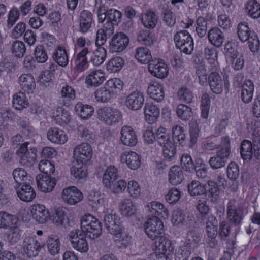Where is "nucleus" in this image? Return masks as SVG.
Returning a JSON list of instances; mask_svg holds the SVG:
<instances>
[{"label":"nucleus","mask_w":260,"mask_h":260,"mask_svg":"<svg viewBox=\"0 0 260 260\" xmlns=\"http://www.w3.org/2000/svg\"><path fill=\"white\" fill-rule=\"evenodd\" d=\"M104 224L108 231L117 237H120L122 241L121 245L126 247L130 244L131 237L126 234H123L122 221L116 214L105 215L104 218Z\"/></svg>","instance_id":"obj_1"},{"label":"nucleus","mask_w":260,"mask_h":260,"mask_svg":"<svg viewBox=\"0 0 260 260\" xmlns=\"http://www.w3.org/2000/svg\"><path fill=\"white\" fill-rule=\"evenodd\" d=\"M252 142L248 140L242 141L240 146V154L242 158L250 161L253 158L260 160V135L258 132L253 133Z\"/></svg>","instance_id":"obj_2"},{"label":"nucleus","mask_w":260,"mask_h":260,"mask_svg":"<svg viewBox=\"0 0 260 260\" xmlns=\"http://www.w3.org/2000/svg\"><path fill=\"white\" fill-rule=\"evenodd\" d=\"M123 82L118 78L109 80L103 87L100 88L94 92L97 101L106 103L111 100L117 90L120 91L123 87Z\"/></svg>","instance_id":"obj_3"},{"label":"nucleus","mask_w":260,"mask_h":260,"mask_svg":"<svg viewBox=\"0 0 260 260\" xmlns=\"http://www.w3.org/2000/svg\"><path fill=\"white\" fill-rule=\"evenodd\" d=\"M81 230L86 236L94 239L102 233V224L100 221L90 214H86L80 220Z\"/></svg>","instance_id":"obj_4"},{"label":"nucleus","mask_w":260,"mask_h":260,"mask_svg":"<svg viewBox=\"0 0 260 260\" xmlns=\"http://www.w3.org/2000/svg\"><path fill=\"white\" fill-rule=\"evenodd\" d=\"M95 7L97 9L98 21L103 22L105 20L112 22L113 24H118L121 21L122 14L116 9L107 10V7L102 0H95Z\"/></svg>","instance_id":"obj_5"},{"label":"nucleus","mask_w":260,"mask_h":260,"mask_svg":"<svg viewBox=\"0 0 260 260\" xmlns=\"http://www.w3.org/2000/svg\"><path fill=\"white\" fill-rule=\"evenodd\" d=\"M145 232L148 237L154 242L161 240L164 236V224L156 216L149 218L144 224Z\"/></svg>","instance_id":"obj_6"},{"label":"nucleus","mask_w":260,"mask_h":260,"mask_svg":"<svg viewBox=\"0 0 260 260\" xmlns=\"http://www.w3.org/2000/svg\"><path fill=\"white\" fill-rule=\"evenodd\" d=\"M174 40L177 49L181 53L191 55L194 49V43L190 34L186 30H180L176 33Z\"/></svg>","instance_id":"obj_7"},{"label":"nucleus","mask_w":260,"mask_h":260,"mask_svg":"<svg viewBox=\"0 0 260 260\" xmlns=\"http://www.w3.org/2000/svg\"><path fill=\"white\" fill-rule=\"evenodd\" d=\"M244 210L243 207L235 204L234 201H230L227 204L226 217L231 226L235 227L237 234L243 219Z\"/></svg>","instance_id":"obj_8"},{"label":"nucleus","mask_w":260,"mask_h":260,"mask_svg":"<svg viewBox=\"0 0 260 260\" xmlns=\"http://www.w3.org/2000/svg\"><path fill=\"white\" fill-rule=\"evenodd\" d=\"M98 119L108 125H115L121 121V112L110 107H104L97 110Z\"/></svg>","instance_id":"obj_9"},{"label":"nucleus","mask_w":260,"mask_h":260,"mask_svg":"<svg viewBox=\"0 0 260 260\" xmlns=\"http://www.w3.org/2000/svg\"><path fill=\"white\" fill-rule=\"evenodd\" d=\"M29 143L24 142L20 145L16 153L20 157L19 162L23 166L30 167L35 161L37 149L28 146Z\"/></svg>","instance_id":"obj_10"},{"label":"nucleus","mask_w":260,"mask_h":260,"mask_svg":"<svg viewBox=\"0 0 260 260\" xmlns=\"http://www.w3.org/2000/svg\"><path fill=\"white\" fill-rule=\"evenodd\" d=\"M206 224V242L210 248H214L217 245L218 242L216 239L218 233L217 220L215 216L210 215L208 216Z\"/></svg>","instance_id":"obj_11"},{"label":"nucleus","mask_w":260,"mask_h":260,"mask_svg":"<svg viewBox=\"0 0 260 260\" xmlns=\"http://www.w3.org/2000/svg\"><path fill=\"white\" fill-rule=\"evenodd\" d=\"M85 236L80 230H72L69 234V240L73 247L80 252H86L89 249Z\"/></svg>","instance_id":"obj_12"},{"label":"nucleus","mask_w":260,"mask_h":260,"mask_svg":"<svg viewBox=\"0 0 260 260\" xmlns=\"http://www.w3.org/2000/svg\"><path fill=\"white\" fill-rule=\"evenodd\" d=\"M74 155L77 162L86 164L92 157V148L88 143H82L74 148Z\"/></svg>","instance_id":"obj_13"},{"label":"nucleus","mask_w":260,"mask_h":260,"mask_svg":"<svg viewBox=\"0 0 260 260\" xmlns=\"http://www.w3.org/2000/svg\"><path fill=\"white\" fill-rule=\"evenodd\" d=\"M129 38L124 33L118 32L114 35L110 44V50L112 52L119 53L124 50L129 44Z\"/></svg>","instance_id":"obj_14"},{"label":"nucleus","mask_w":260,"mask_h":260,"mask_svg":"<svg viewBox=\"0 0 260 260\" xmlns=\"http://www.w3.org/2000/svg\"><path fill=\"white\" fill-rule=\"evenodd\" d=\"M145 101L144 93L140 90L131 92L126 97L125 105L132 110H140L143 106Z\"/></svg>","instance_id":"obj_15"},{"label":"nucleus","mask_w":260,"mask_h":260,"mask_svg":"<svg viewBox=\"0 0 260 260\" xmlns=\"http://www.w3.org/2000/svg\"><path fill=\"white\" fill-rule=\"evenodd\" d=\"M43 247L44 244L41 245L39 242L32 237H26L23 240V250L29 257L37 256Z\"/></svg>","instance_id":"obj_16"},{"label":"nucleus","mask_w":260,"mask_h":260,"mask_svg":"<svg viewBox=\"0 0 260 260\" xmlns=\"http://www.w3.org/2000/svg\"><path fill=\"white\" fill-rule=\"evenodd\" d=\"M82 193L75 186L64 188L62 192V198L69 205H75L83 199Z\"/></svg>","instance_id":"obj_17"},{"label":"nucleus","mask_w":260,"mask_h":260,"mask_svg":"<svg viewBox=\"0 0 260 260\" xmlns=\"http://www.w3.org/2000/svg\"><path fill=\"white\" fill-rule=\"evenodd\" d=\"M122 143L128 146H134L138 142L137 136L133 128L129 126L122 127L120 131Z\"/></svg>","instance_id":"obj_18"},{"label":"nucleus","mask_w":260,"mask_h":260,"mask_svg":"<svg viewBox=\"0 0 260 260\" xmlns=\"http://www.w3.org/2000/svg\"><path fill=\"white\" fill-rule=\"evenodd\" d=\"M148 70L151 74L159 78L166 77L169 72L167 64L157 59L151 61L148 65Z\"/></svg>","instance_id":"obj_19"},{"label":"nucleus","mask_w":260,"mask_h":260,"mask_svg":"<svg viewBox=\"0 0 260 260\" xmlns=\"http://www.w3.org/2000/svg\"><path fill=\"white\" fill-rule=\"evenodd\" d=\"M36 180L39 189L44 192L51 191L56 184L55 179L48 175H38Z\"/></svg>","instance_id":"obj_20"},{"label":"nucleus","mask_w":260,"mask_h":260,"mask_svg":"<svg viewBox=\"0 0 260 260\" xmlns=\"http://www.w3.org/2000/svg\"><path fill=\"white\" fill-rule=\"evenodd\" d=\"M208 82L213 93L220 94L223 91L224 82L218 73L212 72L208 78Z\"/></svg>","instance_id":"obj_21"},{"label":"nucleus","mask_w":260,"mask_h":260,"mask_svg":"<svg viewBox=\"0 0 260 260\" xmlns=\"http://www.w3.org/2000/svg\"><path fill=\"white\" fill-rule=\"evenodd\" d=\"M14 188L16 190L18 197L24 202H30L36 196L34 188L28 183L21 186H14Z\"/></svg>","instance_id":"obj_22"},{"label":"nucleus","mask_w":260,"mask_h":260,"mask_svg":"<svg viewBox=\"0 0 260 260\" xmlns=\"http://www.w3.org/2000/svg\"><path fill=\"white\" fill-rule=\"evenodd\" d=\"M49 216L52 223L57 226H63L68 219L67 209L63 207L55 208Z\"/></svg>","instance_id":"obj_23"},{"label":"nucleus","mask_w":260,"mask_h":260,"mask_svg":"<svg viewBox=\"0 0 260 260\" xmlns=\"http://www.w3.org/2000/svg\"><path fill=\"white\" fill-rule=\"evenodd\" d=\"M32 217L39 223H45L49 217L48 212L42 204H34L31 206Z\"/></svg>","instance_id":"obj_24"},{"label":"nucleus","mask_w":260,"mask_h":260,"mask_svg":"<svg viewBox=\"0 0 260 260\" xmlns=\"http://www.w3.org/2000/svg\"><path fill=\"white\" fill-rule=\"evenodd\" d=\"M122 162L126 163L127 166L132 170H136L141 165L140 156L135 152H124L121 155Z\"/></svg>","instance_id":"obj_25"},{"label":"nucleus","mask_w":260,"mask_h":260,"mask_svg":"<svg viewBox=\"0 0 260 260\" xmlns=\"http://www.w3.org/2000/svg\"><path fill=\"white\" fill-rule=\"evenodd\" d=\"M79 31L85 34L90 28L93 22L92 14L87 10L82 11L79 16Z\"/></svg>","instance_id":"obj_26"},{"label":"nucleus","mask_w":260,"mask_h":260,"mask_svg":"<svg viewBox=\"0 0 260 260\" xmlns=\"http://www.w3.org/2000/svg\"><path fill=\"white\" fill-rule=\"evenodd\" d=\"M47 138L50 142L59 144H64L68 140L64 132L56 127L49 129L47 132Z\"/></svg>","instance_id":"obj_27"},{"label":"nucleus","mask_w":260,"mask_h":260,"mask_svg":"<svg viewBox=\"0 0 260 260\" xmlns=\"http://www.w3.org/2000/svg\"><path fill=\"white\" fill-rule=\"evenodd\" d=\"M90 52L87 47H85L77 55L75 59V66L74 68L75 71L80 73L85 69L87 65L86 55Z\"/></svg>","instance_id":"obj_28"},{"label":"nucleus","mask_w":260,"mask_h":260,"mask_svg":"<svg viewBox=\"0 0 260 260\" xmlns=\"http://www.w3.org/2000/svg\"><path fill=\"white\" fill-rule=\"evenodd\" d=\"M147 92L151 98L157 102L161 101L164 99V88L162 85L157 82H151L149 84Z\"/></svg>","instance_id":"obj_29"},{"label":"nucleus","mask_w":260,"mask_h":260,"mask_svg":"<svg viewBox=\"0 0 260 260\" xmlns=\"http://www.w3.org/2000/svg\"><path fill=\"white\" fill-rule=\"evenodd\" d=\"M147 207V210L152 214V216H156L158 218L160 216L164 218L168 217V210L164 207V205L161 203L153 201L149 203Z\"/></svg>","instance_id":"obj_30"},{"label":"nucleus","mask_w":260,"mask_h":260,"mask_svg":"<svg viewBox=\"0 0 260 260\" xmlns=\"http://www.w3.org/2000/svg\"><path fill=\"white\" fill-rule=\"evenodd\" d=\"M105 79V74L101 70H94L91 71L87 76L85 83L88 86L97 87L100 85Z\"/></svg>","instance_id":"obj_31"},{"label":"nucleus","mask_w":260,"mask_h":260,"mask_svg":"<svg viewBox=\"0 0 260 260\" xmlns=\"http://www.w3.org/2000/svg\"><path fill=\"white\" fill-rule=\"evenodd\" d=\"M19 82L21 89L24 92L32 93L35 89V81L31 74H22L19 78Z\"/></svg>","instance_id":"obj_32"},{"label":"nucleus","mask_w":260,"mask_h":260,"mask_svg":"<svg viewBox=\"0 0 260 260\" xmlns=\"http://www.w3.org/2000/svg\"><path fill=\"white\" fill-rule=\"evenodd\" d=\"M254 84L250 79H246L242 86L241 98L245 103H249L252 101L253 91Z\"/></svg>","instance_id":"obj_33"},{"label":"nucleus","mask_w":260,"mask_h":260,"mask_svg":"<svg viewBox=\"0 0 260 260\" xmlns=\"http://www.w3.org/2000/svg\"><path fill=\"white\" fill-rule=\"evenodd\" d=\"M209 42L214 46H221L224 39V36L221 30L218 27H213L209 30L208 33Z\"/></svg>","instance_id":"obj_34"},{"label":"nucleus","mask_w":260,"mask_h":260,"mask_svg":"<svg viewBox=\"0 0 260 260\" xmlns=\"http://www.w3.org/2000/svg\"><path fill=\"white\" fill-rule=\"evenodd\" d=\"M155 249L164 255H169L173 252L174 246L172 241L163 236V239L154 242Z\"/></svg>","instance_id":"obj_35"},{"label":"nucleus","mask_w":260,"mask_h":260,"mask_svg":"<svg viewBox=\"0 0 260 260\" xmlns=\"http://www.w3.org/2000/svg\"><path fill=\"white\" fill-rule=\"evenodd\" d=\"M137 40L141 44L151 46L156 41L157 38L155 34L150 30L142 29L139 32Z\"/></svg>","instance_id":"obj_36"},{"label":"nucleus","mask_w":260,"mask_h":260,"mask_svg":"<svg viewBox=\"0 0 260 260\" xmlns=\"http://www.w3.org/2000/svg\"><path fill=\"white\" fill-rule=\"evenodd\" d=\"M159 109L152 103H146L145 106L144 114L146 121L149 123L156 121L159 116Z\"/></svg>","instance_id":"obj_37"},{"label":"nucleus","mask_w":260,"mask_h":260,"mask_svg":"<svg viewBox=\"0 0 260 260\" xmlns=\"http://www.w3.org/2000/svg\"><path fill=\"white\" fill-rule=\"evenodd\" d=\"M184 179V173L182 169L178 166H174L169 172V181L173 185H177L182 182Z\"/></svg>","instance_id":"obj_38"},{"label":"nucleus","mask_w":260,"mask_h":260,"mask_svg":"<svg viewBox=\"0 0 260 260\" xmlns=\"http://www.w3.org/2000/svg\"><path fill=\"white\" fill-rule=\"evenodd\" d=\"M76 114L82 119L90 118L94 113V108L89 105H85L82 103H77L74 107Z\"/></svg>","instance_id":"obj_39"},{"label":"nucleus","mask_w":260,"mask_h":260,"mask_svg":"<svg viewBox=\"0 0 260 260\" xmlns=\"http://www.w3.org/2000/svg\"><path fill=\"white\" fill-rule=\"evenodd\" d=\"M48 251L52 255L59 253L60 249V242L58 236L51 235L48 236L47 240Z\"/></svg>","instance_id":"obj_40"},{"label":"nucleus","mask_w":260,"mask_h":260,"mask_svg":"<svg viewBox=\"0 0 260 260\" xmlns=\"http://www.w3.org/2000/svg\"><path fill=\"white\" fill-rule=\"evenodd\" d=\"M141 21L146 28L153 29L158 22V16L153 11H148L142 14Z\"/></svg>","instance_id":"obj_41"},{"label":"nucleus","mask_w":260,"mask_h":260,"mask_svg":"<svg viewBox=\"0 0 260 260\" xmlns=\"http://www.w3.org/2000/svg\"><path fill=\"white\" fill-rule=\"evenodd\" d=\"M52 57L53 60L60 66L64 67L67 66L68 63V56L63 47L58 46Z\"/></svg>","instance_id":"obj_42"},{"label":"nucleus","mask_w":260,"mask_h":260,"mask_svg":"<svg viewBox=\"0 0 260 260\" xmlns=\"http://www.w3.org/2000/svg\"><path fill=\"white\" fill-rule=\"evenodd\" d=\"M12 104L15 109L21 110L28 107L29 103L25 94L20 91L13 95Z\"/></svg>","instance_id":"obj_43"},{"label":"nucleus","mask_w":260,"mask_h":260,"mask_svg":"<svg viewBox=\"0 0 260 260\" xmlns=\"http://www.w3.org/2000/svg\"><path fill=\"white\" fill-rule=\"evenodd\" d=\"M245 12L253 19L260 17V4L256 0H249L246 4Z\"/></svg>","instance_id":"obj_44"},{"label":"nucleus","mask_w":260,"mask_h":260,"mask_svg":"<svg viewBox=\"0 0 260 260\" xmlns=\"http://www.w3.org/2000/svg\"><path fill=\"white\" fill-rule=\"evenodd\" d=\"M118 177L117 168L114 166H110L105 171L103 177V183L105 186H109L110 183L117 180Z\"/></svg>","instance_id":"obj_45"},{"label":"nucleus","mask_w":260,"mask_h":260,"mask_svg":"<svg viewBox=\"0 0 260 260\" xmlns=\"http://www.w3.org/2000/svg\"><path fill=\"white\" fill-rule=\"evenodd\" d=\"M135 58L141 63H150L152 58L150 51L147 48L139 47L135 50Z\"/></svg>","instance_id":"obj_46"},{"label":"nucleus","mask_w":260,"mask_h":260,"mask_svg":"<svg viewBox=\"0 0 260 260\" xmlns=\"http://www.w3.org/2000/svg\"><path fill=\"white\" fill-rule=\"evenodd\" d=\"M201 237L199 233L194 230L189 231L186 234V240L184 244L189 246V247L194 249L198 246Z\"/></svg>","instance_id":"obj_47"},{"label":"nucleus","mask_w":260,"mask_h":260,"mask_svg":"<svg viewBox=\"0 0 260 260\" xmlns=\"http://www.w3.org/2000/svg\"><path fill=\"white\" fill-rule=\"evenodd\" d=\"M220 147L216 154L226 161L231 153L230 140L228 136L222 138Z\"/></svg>","instance_id":"obj_48"},{"label":"nucleus","mask_w":260,"mask_h":260,"mask_svg":"<svg viewBox=\"0 0 260 260\" xmlns=\"http://www.w3.org/2000/svg\"><path fill=\"white\" fill-rule=\"evenodd\" d=\"M107 55L106 49L103 47H98L92 53L91 62L95 66L101 65L105 60Z\"/></svg>","instance_id":"obj_49"},{"label":"nucleus","mask_w":260,"mask_h":260,"mask_svg":"<svg viewBox=\"0 0 260 260\" xmlns=\"http://www.w3.org/2000/svg\"><path fill=\"white\" fill-rule=\"evenodd\" d=\"M156 140L160 146L172 143L171 136L166 128L160 127L156 133Z\"/></svg>","instance_id":"obj_50"},{"label":"nucleus","mask_w":260,"mask_h":260,"mask_svg":"<svg viewBox=\"0 0 260 260\" xmlns=\"http://www.w3.org/2000/svg\"><path fill=\"white\" fill-rule=\"evenodd\" d=\"M237 33L240 40L242 42H245L251 38L252 33L245 22L240 23L237 26Z\"/></svg>","instance_id":"obj_51"},{"label":"nucleus","mask_w":260,"mask_h":260,"mask_svg":"<svg viewBox=\"0 0 260 260\" xmlns=\"http://www.w3.org/2000/svg\"><path fill=\"white\" fill-rule=\"evenodd\" d=\"M60 94L64 101L63 105L66 106H68V102L74 100L76 98L75 90L68 85L62 86Z\"/></svg>","instance_id":"obj_52"},{"label":"nucleus","mask_w":260,"mask_h":260,"mask_svg":"<svg viewBox=\"0 0 260 260\" xmlns=\"http://www.w3.org/2000/svg\"><path fill=\"white\" fill-rule=\"evenodd\" d=\"M21 231L19 228L13 225L9 228L7 234V241L10 245H14L20 239Z\"/></svg>","instance_id":"obj_53"},{"label":"nucleus","mask_w":260,"mask_h":260,"mask_svg":"<svg viewBox=\"0 0 260 260\" xmlns=\"http://www.w3.org/2000/svg\"><path fill=\"white\" fill-rule=\"evenodd\" d=\"M204 54L207 59L211 64V70L215 71L218 62L217 61V54L215 49L213 47H207L205 48Z\"/></svg>","instance_id":"obj_54"},{"label":"nucleus","mask_w":260,"mask_h":260,"mask_svg":"<svg viewBox=\"0 0 260 260\" xmlns=\"http://www.w3.org/2000/svg\"><path fill=\"white\" fill-rule=\"evenodd\" d=\"M121 213L125 216L134 215L137 211V208L134 203L129 200H124L120 206Z\"/></svg>","instance_id":"obj_55"},{"label":"nucleus","mask_w":260,"mask_h":260,"mask_svg":"<svg viewBox=\"0 0 260 260\" xmlns=\"http://www.w3.org/2000/svg\"><path fill=\"white\" fill-rule=\"evenodd\" d=\"M172 138L174 143L183 145L186 139L184 128L179 125L174 126L172 128Z\"/></svg>","instance_id":"obj_56"},{"label":"nucleus","mask_w":260,"mask_h":260,"mask_svg":"<svg viewBox=\"0 0 260 260\" xmlns=\"http://www.w3.org/2000/svg\"><path fill=\"white\" fill-rule=\"evenodd\" d=\"M17 222L15 217L7 212H0V228H7L13 226Z\"/></svg>","instance_id":"obj_57"},{"label":"nucleus","mask_w":260,"mask_h":260,"mask_svg":"<svg viewBox=\"0 0 260 260\" xmlns=\"http://www.w3.org/2000/svg\"><path fill=\"white\" fill-rule=\"evenodd\" d=\"M124 64V61L121 57H113L107 63L106 69L110 73H115L120 71Z\"/></svg>","instance_id":"obj_58"},{"label":"nucleus","mask_w":260,"mask_h":260,"mask_svg":"<svg viewBox=\"0 0 260 260\" xmlns=\"http://www.w3.org/2000/svg\"><path fill=\"white\" fill-rule=\"evenodd\" d=\"M13 177L16 184L15 186L27 183V174L22 168H17L14 169L13 172Z\"/></svg>","instance_id":"obj_59"},{"label":"nucleus","mask_w":260,"mask_h":260,"mask_svg":"<svg viewBox=\"0 0 260 260\" xmlns=\"http://www.w3.org/2000/svg\"><path fill=\"white\" fill-rule=\"evenodd\" d=\"M188 190L191 196H196L205 194L206 188L198 181H192L188 185Z\"/></svg>","instance_id":"obj_60"},{"label":"nucleus","mask_w":260,"mask_h":260,"mask_svg":"<svg viewBox=\"0 0 260 260\" xmlns=\"http://www.w3.org/2000/svg\"><path fill=\"white\" fill-rule=\"evenodd\" d=\"M178 117L182 120H187L190 119L192 115V109L189 106L180 104L176 110Z\"/></svg>","instance_id":"obj_61"},{"label":"nucleus","mask_w":260,"mask_h":260,"mask_svg":"<svg viewBox=\"0 0 260 260\" xmlns=\"http://www.w3.org/2000/svg\"><path fill=\"white\" fill-rule=\"evenodd\" d=\"M77 163V166L74 165L71 167V174L76 178H84L86 177L87 174L85 164Z\"/></svg>","instance_id":"obj_62"},{"label":"nucleus","mask_w":260,"mask_h":260,"mask_svg":"<svg viewBox=\"0 0 260 260\" xmlns=\"http://www.w3.org/2000/svg\"><path fill=\"white\" fill-rule=\"evenodd\" d=\"M193 249L184 244L177 250L175 254V260H188Z\"/></svg>","instance_id":"obj_63"},{"label":"nucleus","mask_w":260,"mask_h":260,"mask_svg":"<svg viewBox=\"0 0 260 260\" xmlns=\"http://www.w3.org/2000/svg\"><path fill=\"white\" fill-rule=\"evenodd\" d=\"M220 192L218 185L214 182H209L205 193L207 196L211 198L212 202H215L218 199Z\"/></svg>","instance_id":"obj_64"}]
</instances>
